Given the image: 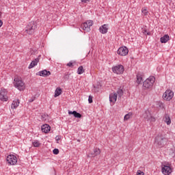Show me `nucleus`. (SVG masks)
Listing matches in <instances>:
<instances>
[{"mask_svg": "<svg viewBox=\"0 0 175 175\" xmlns=\"http://www.w3.org/2000/svg\"><path fill=\"white\" fill-rule=\"evenodd\" d=\"M167 142H169V139L167 138V135L164 133L158 134L154 138V143L159 148H162V147L166 146Z\"/></svg>", "mask_w": 175, "mask_h": 175, "instance_id": "obj_1", "label": "nucleus"}, {"mask_svg": "<svg viewBox=\"0 0 175 175\" xmlns=\"http://www.w3.org/2000/svg\"><path fill=\"white\" fill-rule=\"evenodd\" d=\"M36 28H38V23L35 21H31L27 24L25 32L28 35H33Z\"/></svg>", "mask_w": 175, "mask_h": 175, "instance_id": "obj_2", "label": "nucleus"}, {"mask_svg": "<svg viewBox=\"0 0 175 175\" xmlns=\"http://www.w3.org/2000/svg\"><path fill=\"white\" fill-rule=\"evenodd\" d=\"M154 83H155V77L150 76L148 79H146L143 83L144 90H150L152 88L154 85Z\"/></svg>", "mask_w": 175, "mask_h": 175, "instance_id": "obj_3", "label": "nucleus"}, {"mask_svg": "<svg viewBox=\"0 0 175 175\" xmlns=\"http://www.w3.org/2000/svg\"><path fill=\"white\" fill-rule=\"evenodd\" d=\"M14 81V84L16 88H18L19 91H24L25 86L24 82L22 80L19 79L18 78H15Z\"/></svg>", "mask_w": 175, "mask_h": 175, "instance_id": "obj_4", "label": "nucleus"}, {"mask_svg": "<svg viewBox=\"0 0 175 175\" xmlns=\"http://www.w3.org/2000/svg\"><path fill=\"white\" fill-rule=\"evenodd\" d=\"M92 25H94V21H88L81 25V28H82L83 31H85L86 32H90V31H91V27H92Z\"/></svg>", "mask_w": 175, "mask_h": 175, "instance_id": "obj_5", "label": "nucleus"}, {"mask_svg": "<svg viewBox=\"0 0 175 175\" xmlns=\"http://www.w3.org/2000/svg\"><path fill=\"white\" fill-rule=\"evenodd\" d=\"M161 172L163 174L169 175L172 173V167H170V164H163L161 165Z\"/></svg>", "mask_w": 175, "mask_h": 175, "instance_id": "obj_6", "label": "nucleus"}, {"mask_svg": "<svg viewBox=\"0 0 175 175\" xmlns=\"http://www.w3.org/2000/svg\"><path fill=\"white\" fill-rule=\"evenodd\" d=\"M124 70H125V68H124V66L121 64L112 67V71L116 75H122V73H124Z\"/></svg>", "mask_w": 175, "mask_h": 175, "instance_id": "obj_7", "label": "nucleus"}, {"mask_svg": "<svg viewBox=\"0 0 175 175\" xmlns=\"http://www.w3.org/2000/svg\"><path fill=\"white\" fill-rule=\"evenodd\" d=\"M173 96H174V93L170 90H166L163 95L164 100H172V99H173Z\"/></svg>", "mask_w": 175, "mask_h": 175, "instance_id": "obj_8", "label": "nucleus"}, {"mask_svg": "<svg viewBox=\"0 0 175 175\" xmlns=\"http://www.w3.org/2000/svg\"><path fill=\"white\" fill-rule=\"evenodd\" d=\"M6 161L10 165H16L17 163V157L14 154H10L7 157Z\"/></svg>", "mask_w": 175, "mask_h": 175, "instance_id": "obj_9", "label": "nucleus"}, {"mask_svg": "<svg viewBox=\"0 0 175 175\" xmlns=\"http://www.w3.org/2000/svg\"><path fill=\"white\" fill-rule=\"evenodd\" d=\"M8 99H9V97H8V91L5 89H1L0 91V100L8 102Z\"/></svg>", "mask_w": 175, "mask_h": 175, "instance_id": "obj_10", "label": "nucleus"}, {"mask_svg": "<svg viewBox=\"0 0 175 175\" xmlns=\"http://www.w3.org/2000/svg\"><path fill=\"white\" fill-rule=\"evenodd\" d=\"M128 53H129V50H128V48H126V46L120 47L118 50V54L119 55H122V57H125V55H128Z\"/></svg>", "mask_w": 175, "mask_h": 175, "instance_id": "obj_11", "label": "nucleus"}, {"mask_svg": "<svg viewBox=\"0 0 175 175\" xmlns=\"http://www.w3.org/2000/svg\"><path fill=\"white\" fill-rule=\"evenodd\" d=\"M143 118L144 120H146V121H155V118H152L151 116V113H150V111L147 110L145 111V112L142 115Z\"/></svg>", "mask_w": 175, "mask_h": 175, "instance_id": "obj_12", "label": "nucleus"}, {"mask_svg": "<svg viewBox=\"0 0 175 175\" xmlns=\"http://www.w3.org/2000/svg\"><path fill=\"white\" fill-rule=\"evenodd\" d=\"M109 101L114 105L117 102V93H111L109 94Z\"/></svg>", "mask_w": 175, "mask_h": 175, "instance_id": "obj_13", "label": "nucleus"}, {"mask_svg": "<svg viewBox=\"0 0 175 175\" xmlns=\"http://www.w3.org/2000/svg\"><path fill=\"white\" fill-rule=\"evenodd\" d=\"M39 76H42V77H49L51 72L50 71H47V70H44L42 71L38 72Z\"/></svg>", "mask_w": 175, "mask_h": 175, "instance_id": "obj_14", "label": "nucleus"}, {"mask_svg": "<svg viewBox=\"0 0 175 175\" xmlns=\"http://www.w3.org/2000/svg\"><path fill=\"white\" fill-rule=\"evenodd\" d=\"M41 129L42 132H44V133H49L50 132V129H51V127L49 124H43Z\"/></svg>", "mask_w": 175, "mask_h": 175, "instance_id": "obj_15", "label": "nucleus"}, {"mask_svg": "<svg viewBox=\"0 0 175 175\" xmlns=\"http://www.w3.org/2000/svg\"><path fill=\"white\" fill-rule=\"evenodd\" d=\"M169 40H170V37L167 34L164 35L160 38L161 43H167Z\"/></svg>", "mask_w": 175, "mask_h": 175, "instance_id": "obj_16", "label": "nucleus"}, {"mask_svg": "<svg viewBox=\"0 0 175 175\" xmlns=\"http://www.w3.org/2000/svg\"><path fill=\"white\" fill-rule=\"evenodd\" d=\"M109 29L107 28V25H103L99 28V31L100 33H107V31Z\"/></svg>", "mask_w": 175, "mask_h": 175, "instance_id": "obj_17", "label": "nucleus"}, {"mask_svg": "<svg viewBox=\"0 0 175 175\" xmlns=\"http://www.w3.org/2000/svg\"><path fill=\"white\" fill-rule=\"evenodd\" d=\"M68 114H72V116H74V117H75V118H81L82 115L81 113L77 112L76 111H68Z\"/></svg>", "mask_w": 175, "mask_h": 175, "instance_id": "obj_18", "label": "nucleus"}, {"mask_svg": "<svg viewBox=\"0 0 175 175\" xmlns=\"http://www.w3.org/2000/svg\"><path fill=\"white\" fill-rule=\"evenodd\" d=\"M38 62H39V57L36 58L31 62V64L29 66V69H32V68L36 66V65H38Z\"/></svg>", "mask_w": 175, "mask_h": 175, "instance_id": "obj_19", "label": "nucleus"}, {"mask_svg": "<svg viewBox=\"0 0 175 175\" xmlns=\"http://www.w3.org/2000/svg\"><path fill=\"white\" fill-rule=\"evenodd\" d=\"M20 105V101L18 100H14L11 105V109H17Z\"/></svg>", "mask_w": 175, "mask_h": 175, "instance_id": "obj_20", "label": "nucleus"}, {"mask_svg": "<svg viewBox=\"0 0 175 175\" xmlns=\"http://www.w3.org/2000/svg\"><path fill=\"white\" fill-rule=\"evenodd\" d=\"M164 121L166 122L167 125H170L172 124V120H170V116L169 115L165 114L164 117Z\"/></svg>", "mask_w": 175, "mask_h": 175, "instance_id": "obj_21", "label": "nucleus"}, {"mask_svg": "<svg viewBox=\"0 0 175 175\" xmlns=\"http://www.w3.org/2000/svg\"><path fill=\"white\" fill-rule=\"evenodd\" d=\"M62 94V90H61V88H57L55 91V98H57V96H59Z\"/></svg>", "mask_w": 175, "mask_h": 175, "instance_id": "obj_22", "label": "nucleus"}, {"mask_svg": "<svg viewBox=\"0 0 175 175\" xmlns=\"http://www.w3.org/2000/svg\"><path fill=\"white\" fill-rule=\"evenodd\" d=\"M143 81V75L137 74V84H140Z\"/></svg>", "mask_w": 175, "mask_h": 175, "instance_id": "obj_23", "label": "nucleus"}, {"mask_svg": "<svg viewBox=\"0 0 175 175\" xmlns=\"http://www.w3.org/2000/svg\"><path fill=\"white\" fill-rule=\"evenodd\" d=\"M99 154H100V149L96 148L94 149V153H92V155L96 157V155H99Z\"/></svg>", "mask_w": 175, "mask_h": 175, "instance_id": "obj_24", "label": "nucleus"}, {"mask_svg": "<svg viewBox=\"0 0 175 175\" xmlns=\"http://www.w3.org/2000/svg\"><path fill=\"white\" fill-rule=\"evenodd\" d=\"M133 116V113L132 112H129V113L126 114L124 118V121H128V120H129V118H131Z\"/></svg>", "mask_w": 175, "mask_h": 175, "instance_id": "obj_25", "label": "nucleus"}, {"mask_svg": "<svg viewBox=\"0 0 175 175\" xmlns=\"http://www.w3.org/2000/svg\"><path fill=\"white\" fill-rule=\"evenodd\" d=\"M84 72L85 70H84V68H83V66H81L78 68V70H77L78 75H83Z\"/></svg>", "mask_w": 175, "mask_h": 175, "instance_id": "obj_26", "label": "nucleus"}, {"mask_svg": "<svg viewBox=\"0 0 175 175\" xmlns=\"http://www.w3.org/2000/svg\"><path fill=\"white\" fill-rule=\"evenodd\" d=\"M117 95H118L120 98H121V96L124 95V91L122 90V89H120L117 91Z\"/></svg>", "mask_w": 175, "mask_h": 175, "instance_id": "obj_27", "label": "nucleus"}, {"mask_svg": "<svg viewBox=\"0 0 175 175\" xmlns=\"http://www.w3.org/2000/svg\"><path fill=\"white\" fill-rule=\"evenodd\" d=\"M32 144L33 147H40V143H39V141L38 140H35L34 142H33Z\"/></svg>", "mask_w": 175, "mask_h": 175, "instance_id": "obj_28", "label": "nucleus"}, {"mask_svg": "<svg viewBox=\"0 0 175 175\" xmlns=\"http://www.w3.org/2000/svg\"><path fill=\"white\" fill-rule=\"evenodd\" d=\"M53 152L55 155H58V154H59V150H58V148H55L53 149Z\"/></svg>", "mask_w": 175, "mask_h": 175, "instance_id": "obj_29", "label": "nucleus"}, {"mask_svg": "<svg viewBox=\"0 0 175 175\" xmlns=\"http://www.w3.org/2000/svg\"><path fill=\"white\" fill-rule=\"evenodd\" d=\"M42 119L44 120V121H46V120H47V118H49V115L48 114H42L41 116Z\"/></svg>", "mask_w": 175, "mask_h": 175, "instance_id": "obj_30", "label": "nucleus"}, {"mask_svg": "<svg viewBox=\"0 0 175 175\" xmlns=\"http://www.w3.org/2000/svg\"><path fill=\"white\" fill-rule=\"evenodd\" d=\"M142 32H143V33H144V35H148V36L151 35V33H150V31H147V29H144V30L142 31Z\"/></svg>", "mask_w": 175, "mask_h": 175, "instance_id": "obj_31", "label": "nucleus"}, {"mask_svg": "<svg viewBox=\"0 0 175 175\" xmlns=\"http://www.w3.org/2000/svg\"><path fill=\"white\" fill-rule=\"evenodd\" d=\"M142 13L144 14V16H147V13H148L147 9H146V8H142Z\"/></svg>", "mask_w": 175, "mask_h": 175, "instance_id": "obj_32", "label": "nucleus"}, {"mask_svg": "<svg viewBox=\"0 0 175 175\" xmlns=\"http://www.w3.org/2000/svg\"><path fill=\"white\" fill-rule=\"evenodd\" d=\"M66 66H69V68H73V62H70L69 63H68L67 64H66Z\"/></svg>", "mask_w": 175, "mask_h": 175, "instance_id": "obj_33", "label": "nucleus"}, {"mask_svg": "<svg viewBox=\"0 0 175 175\" xmlns=\"http://www.w3.org/2000/svg\"><path fill=\"white\" fill-rule=\"evenodd\" d=\"M137 175H144V172H142L141 170H138Z\"/></svg>", "mask_w": 175, "mask_h": 175, "instance_id": "obj_34", "label": "nucleus"}, {"mask_svg": "<svg viewBox=\"0 0 175 175\" xmlns=\"http://www.w3.org/2000/svg\"><path fill=\"white\" fill-rule=\"evenodd\" d=\"M88 102H89V103H92V102H93V100H92V96H89Z\"/></svg>", "mask_w": 175, "mask_h": 175, "instance_id": "obj_35", "label": "nucleus"}, {"mask_svg": "<svg viewBox=\"0 0 175 175\" xmlns=\"http://www.w3.org/2000/svg\"><path fill=\"white\" fill-rule=\"evenodd\" d=\"M55 140H57V142L61 140V136H59V135L56 136L55 137Z\"/></svg>", "mask_w": 175, "mask_h": 175, "instance_id": "obj_36", "label": "nucleus"}, {"mask_svg": "<svg viewBox=\"0 0 175 175\" xmlns=\"http://www.w3.org/2000/svg\"><path fill=\"white\" fill-rule=\"evenodd\" d=\"M35 100V97H33L29 100V102L31 103Z\"/></svg>", "mask_w": 175, "mask_h": 175, "instance_id": "obj_37", "label": "nucleus"}, {"mask_svg": "<svg viewBox=\"0 0 175 175\" xmlns=\"http://www.w3.org/2000/svg\"><path fill=\"white\" fill-rule=\"evenodd\" d=\"M1 25H3V22L0 20V27H1Z\"/></svg>", "mask_w": 175, "mask_h": 175, "instance_id": "obj_38", "label": "nucleus"}, {"mask_svg": "<svg viewBox=\"0 0 175 175\" xmlns=\"http://www.w3.org/2000/svg\"><path fill=\"white\" fill-rule=\"evenodd\" d=\"M66 77H68V79L69 75H66Z\"/></svg>", "mask_w": 175, "mask_h": 175, "instance_id": "obj_39", "label": "nucleus"}, {"mask_svg": "<svg viewBox=\"0 0 175 175\" xmlns=\"http://www.w3.org/2000/svg\"><path fill=\"white\" fill-rule=\"evenodd\" d=\"M1 12H0V18H1Z\"/></svg>", "mask_w": 175, "mask_h": 175, "instance_id": "obj_40", "label": "nucleus"}]
</instances>
